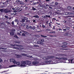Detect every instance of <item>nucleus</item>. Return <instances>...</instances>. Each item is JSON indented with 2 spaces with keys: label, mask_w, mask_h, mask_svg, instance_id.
Masks as SVG:
<instances>
[{
  "label": "nucleus",
  "mask_w": 74,
  "mask_h": 74,
  "mask_svg": "<svg viewBox=\"0 0 74 74\" xmlns=\"http://www.w3.org/2000/svg\"><path fill=\"white\" fill-rule=\"evenodd\" d=\"M21 67H24V66H26V61H22L21 62V64L20 65Z\"/></svg>",
  "instance_id": "f257e3e1"
},
{
  "label": "nucleus",
  "mask_w": 74,
  "mask_h": 74,
  "mask_svg": "<svg viewBox=\"0 0 74 74\" xmlns=\"http://www.w3.org/2000/svg\"><path fill=\"white\" fill-rule=\"evenodd\" d=\"M28 19L27 17H24V18H22L21 20L20 21V23L21 24V23H24V22H25V20H27Z\"/></svg>",
  "instance_id": "f03ea898"
},
{
  "label": "nucleus",
  "mask_w": 74,
  "mask_h": 74,
  "mask_svg": "<svg viewBox=\"0 0 74 74\" xmlns=\"http://www.w3.org/2000/svg\"><path fill=\"white\" fill-rule=\"evenodd\" d=\"M56 59H58L59 60H67V59L66 58H58V57H56Z\"/></svg>",
  "instance_id": "7ed1b4c3"
},
{
  "label": "nucleus",
  "mask_w": 74,
  "mask_h": 74,
  "mask_svg": "<svg viewBox=\"0 0 74 74\" xmlns=\"http://www.w3.org/2000/svg\"><path fill=\"white\" fill-rule=\"evenodd\" d=\"M4 12L5 13H8V12H11V11L10 10H8V9H6L4 10Z\"/></svg>",
  "instance_id": "20e7f679"
},
{
  "label": "nucleus",
  "mask_w": 74,
  "mask_h": 74,
  "mask_svg": "<svg viewBox=\"0 0 74 74\" xmlns=\"http://www.w3.org/2000/svg\"><path fill=\"white\" fill-rule=\"evenodd\" d=\"M26 65H27V64L28 65H29L32 63V62H31L30 61H26Z\"/></svg>",
  "instance_id": "39448f33"
},
{
  "label": "nucleus",
  "mask_w": 74,
  "mask_h": 74,
  "mask_svg": "<svg viewBox=\"0 0 74 74\" xmlns=\"http://www.w3.org/2000/svg\"><path fill=\"white\" fill-rule=\"evenodd\" d=\"M38 62L36 61H34L32 62V63L34 65H35V64H38Z\"/></svg>",
  "instance_id": "423d86ee"
},
{
  "label": "nucleus",
  "mask_w": 74,
  "mask_h": 74,
  "mask_svg": "<svg viewBox=\"0 0 74 74\" xmlns=\"http://www.w3.org/2000/svg\"><path fill=\"white\" fill-rule=\"evenodd\" d=\"M10 36H14V32L13 30H11L10 33Z\"/></svg>",
  "instance_id": "0eeeda50"
},
{
  "label": "nucleus",
  "mask_w": 74,
  "mask_h": 74,
  "mask_svg": "<svg viewBox=\"0 0 74 74\" xmlns=\"http://www.w3.org/2000/svg\"><path fill=\"white\" fill-rule=\"evenodd\" d=\"M68 62H69L68 63H70V62H71V63H73V59H72L71 60H67Z\"/></svg>",
  "instance_id": "6e6552de"
},
{
  "label": "nucleus",
  "mask_w": 74,
  "mask_h": 74,
  "mask_svg": "<svg viewBox=\"0 0 74 74\" xmlns=\"http://www.w3.org/2000/svg\"><path fill=\"white\" fill-rule=\"evenodd\" d=\"M51 61H52L51 60H49V61L47 60V61H46L45 62L46 63H47V64H49L51 62Z\"/></svg>",
  "instance_id": "1a4fd4ad"
},
{
  "label": "nucleus",
  "mask_w": 74,
  "mask_h": 74,
  "mask_svg": "<svg viewBox=\"0 0 74 74\" xmlns=\"http://www.w3.org/2000/svg\"><path fill=\"white\" fill-rule=\"evenodd\" d=\"M16 64L17 65H18V66H21V63H20V62H18L17 63H16Z\"/></svg>",
  "instance_id": "9d476101"
},
{
  "label": "nucleus",
  "mask_w": 74,
  "mask_h": 74,
  "mask_svg": "<svg viewBox=\"0 0 74 74\" xmlns=\"http://www.w3.org/2000/svg\"><path fill=\"white\" fill-rule=\"evenodd\" d=\"M12 62H13V63H14V64H15V63H16V61H15V59H12Z\"/></svg>",
  "instance_id": "9b49d317"
},
{
  "label": "nucleus",
  "mask_w": 74,
  "mask_h": 74,
  "mask_svg": "<svg viewBox=\"0 0 74 74\" xmlns=\"http://www.w3.org/2000/svg\"><path fill=\"white\" fill-rule=\"evenodd\" d=\"M21 55H22V56H27V54H26L23 53H21Z\"/></svg>",
  "instance_id": "f8f14e48"
},
{
  "label": "nucleus",
  "mask_w": 74,
  "mask_h": 74,
  "mask_svg": "<svg viewBox=\"0 0 74 74\" xmlns=\"http://www.w3.org/2000/svg\"><path fill=\"white\" fill-rule=\"evenodd\" d=\"M30 22V21L27 20L25 21L26 23H27V24H28V23H29V22Z\"/></svg>",
  "instance_id": "ddd939ff"
},
{
  "label": "nucleus",
  "mask_w": 74,
  "mask_h": 74,
  "mask_svg": "<svg viewBox=\"0 0 74 74\" xmlns=\"http://www.w3.org/2000/svg\"><path fill=\"white\" fill-rule=\"evenodd\" d=\"M25 25H26L25 23H23L21 25V26H23V27H24V26H25Z\"/></svg>",
  "instance_id": "4468645a"
},
{
  "label": "nucleus",
  "mask_w": 74,
  "mask_h": 74,
  "mask_svg": "<svg viewBox=\"0 0 74 74\" xmlns=\"http://www.w3.org/2000/svg\"><path fill=\"white\" fill-rule=\"evenodd\" d=\"M68 9L69 10H72V8L70 6H68Z\"/></svg>",
  "instance_id": "2eb2a0df"
},
{
  "label": "nucleus",
  "mask_w": 74,
  "mask_h": 74,
  "mask_svg": "<svg viewBox=\"0 0 74 74\" xmlns=\"http://www.w3.org/2000/svg\"><path fill=\"white\" fill-rule=\"evenodd\" d=\"M34 18H39V16L38 15H35L33 16Z\"/></svg>",
  "instance_id": "dca6fc26"
},
{
  "label": "nucleus",
  "mask_w": 74,
  "mask_h": 74,
  "mask_svg": "<svg viewBox=\"0 0 74 74\" xmlns=\"http://www.w3.org/2000/svg\"><path fill=\"white\" fill-rule=\"evenodd\" d=\"M16 66L15 65H12L9 66L10 67H16Z\"/></svg>",
  "instance_id": "f3484780"
},
{
  "label": "nucleus",
  "mask_w": 74,
  "mask_h": 74,
  "mask_svg": "<svg viewBox=\"0 0 74 74\" xmlns=\"http://www.w3.org/2000/svg\"><path fill=\"white\" fill-rule=\"evenodd\" d=\"M0 49H5L6 50L7 49V48H5L3 47H0Z\"/></svg>",
  "instance_id": "a211bd4d"
},
{
  "label": "nucleus",
  "mask_w": 74,
  "mask_h": 74,
  "mask_svg": "<svg viewBox=\"0 0 74 74\" xmlns=\"http://www.w3.org/2000/svg\"><path fill=\"white\" fill-rule=\"evenodd\" d=\"M16 57L17 58H20V56L19 55H18L16 54Z\"/></svg>",
  "instance_id": "6ab92c4d"
},
{
  "label": "nucleus",
  "mask_w": 74,
  "mask_h": 74,
  "mask_svg": "<svg viewBox=\"0 0 74 74\" xmlns=\"http://www.w3.org/2000/svg\"><path fill=\"white\" fill-rule=\"evenodd\" d=\"M34 47H39V46L38 45H34Z\"/></svg>",
  "instance_id": "aec40b11"
},
{
  "label": "nucleus",
  "mask_w": 74,
  "mask_h": 74,
  "mask_svg": "<svg viewBox=\"0 0 74 74\" xmlns=\"http://www.w3.org/2000/svg\"><path fill=\"white\" fill-rule=\"evenodd\" d=\"M23 32L25 33V34H29L28 32H27L26 31H24Z\"/></svg>",
  "instance_id": "412c9836"
},
{
  "label": "nucleus",
  "mask_w": 74,
  "mask_h": 74,
  "mask_svg": "<svg viewBox=\"0 0 74 74\" xmlns=\"http://www.w3.org/2000/svg\"><path fill=\"white\" fill-rule=\"evenodd\" d=\"M15 46H16L17 47H22V46L20 45H15Z\"/></svg>",
  "instance_id": "4be33fe9"
},
{
  "label": "nucleus",
  "mask_w": 74,
  "mask_h": 74,
  "mask_svg": "<svg viewBox=\"0 0 74 74\" xmlns=\"http://www.w3.org/2000/svg\"><path fill=\"white\" fill-rule=\"evenodd\" d=\"M0 11L1 12H4V10H3V9H0Z\"/></svg>",
  "instance_id": "5701e85b"
},
{
  "label": "nucleus",
  "mask_w": 74,
  "mask_h": 74,
  "mask_svg": "<svg viewBox=\"0 0 74 74\" xmlns=\"http://www.w3.org/2000/svg\"><path fill=\"white\" fill-rule=\"evenodd\" d=\"M40 36H41V37H44V38L47 37L46 36H43V35H41Z\"/></svg>",
  "instance_id": "b1692460"
},
{
  "label": "nucleus",
  "mask_w": 74,
  "mask_h": 74,
  "mask_svg": "<svg viewBox=\"0 0 74 74\" xmlns=\"http://www.w3.org/2000/svg\"><path fill=\"white\" fill-rule=\"evenodd\" d=\"M38 3H39V2H34L33 3V4H34V5H35V4H38Z\"/></svg>",
  "instance_id": "393cba45"
},
{
  "label": "nucleus",
  "mask_w": 74,
  "mask_h": 74,
  "mask_svg": "<svg viewBox=\"0 0 74 74\" xmlns=\"http://www.w3.org/2000/svg\"><path fill=\"white\" fill-rule=\"evenodd\" d=\"M69 14H71V13H70V12H69V13L66 12L65 14L66 15H69Z\"/></svg>",
  "instance_id": "a878e982"
},
{
  "label": "nucleus",
  "mask_w": 74,
  "mask_h": 74,
  "mask_svg": "<svg viewBox=\"0 0 74 74\" xmlns=\"http://www.w3.org/2000/svg\"><path fill=\"white\" fill-rule=\"evenodd\" d=\"M21 36H24V37H25V36H26V35H25V34L24 33H23L22 34Z\"/></svg>",
  "instance_id": "bb28decb"
},
{
  "label": "nucleus",
  "mask_w": 74,
  "mask_h": 74,
  "mask_svg": "<svg viewBox=\"0 0 74 74\" xmlns=\"http://www.w3.org/2000/svg\"><path fill=\"white\" fill-rule=\"evenodd\" d=\"M32 10H34V11L36 10V8H34V7H32Z\"/></svg>",
  "instance_id": "cd10ccee"
},
{
  "label": "nucleus",
  "mask_w": 74,
  "mask_h": 74,
  "mask_svg": "<svg viewBox=\"0 0 74 74\" xmlns=\"http://www.w3.org/2000/svg\"><path fill=\"white\" fill-rule=\"evenodd\" d=\"M63 44L64 45H67V43L66 42H63Z\"/></svg>",
  "instance_id": "c85d7f7f"
},
{
  "label": "nucleus",
  "mask_w": 74,
  "mask_h": 74,
  "mask_svg": "<svg viewBox=\"0 0 74 74\" xmlns=\"http://www.w3.org/2000/svg\"><path fill=\"white\" fill-rule=\"evenodd\" d=\"M6 23H7V24H9V25H11V23L8 21H6Z\"/></svg>",
  "instance_id": "c756f323"
},
{
  "label": "nucleus",
  "mask_w": 74,
  "mask_h": 74,
  "mask_svg": "<svg viewBox=\"0 0 74 74\" xmlns=\"http://www.w3.org/2000/svg\"><path fill=\"white\" fill-rule=\"evenodd\" d=\"M14 49H17L18 50V49H19V48H18V47H14Z\"/></svg>",
  "instance_id": "7c9ffc66"
},
{
  "label": "nucleus",
  "mask_w": 74,
  "mask_h": 74,
  "mask_svg": "<svg viewBox=\"0 0 74 74\" xmlns=\"http://www.w3.org/2000/svg\"><path fill=\"white\" fill-rule=\"evenodd\" d=\"M40 9H42V8H43V7H42V5H40Z\"/></svg>",
  "instance_id": "2f4dec72"
},
{
  "label": "nucleus",
  "mask_w": 74,
  "mask_h": 74,
  "mask_svg": "<svg viewBox=\"0 0 74 74\" xmlns=\"http://www.w3.org/2000/svg\"><path fill=\"white\" fill-rule=\"evenodd\" d=\"M62 47H63V48H66L67 47V46H66L63 45L62 46Z\"/></svg>",
  "instance_id": "473e14b6"
},
{
  "label": "nucleus",
  "mask_w": 74,
  "mask_h": 74,
  "mask_svg": "<svg viewBox=\"0 0 74 74\" xmlns=\"http://www.w3.org/2000/svg\"><path fill=\"white\" fill-rule=\"evenodd\" d=\"M41 43V41H38L37 42V44H40Z\"/></svg>",
  "instance_id": "72a5a7b5"
},
{
  "label": "nucleus",
  "mask_w": 74,
  "mask_h": 74,
  "mask_svg": "<svg viewBox=\"0 0 74 74\" xmlns=\"http://www.w3.org/2000/svg\"><path fill=\"white\" fill-rule=\"evenodd\" d=\"M26 28H27V29H29V26H28V25H26Z\"/></svg>",
  "instance_id": "f704fd0d"
},
{
  "label": "nucleus",
  "mask_w": 74,
  "mask_h": 74,
  "mask_svg": "<svg viewBox=\"0 0 74 74\" xmlns=\"http://www.w3.org/2000/svg\"><path fill=\"white\" fill-rule=\"evenodd\" d=\"M52 7H54V8L56 7V5H52Z\"/></svg>",
  "instance_id": "c9c22d12"
},
{
  "label": "nucleus",
  "mask_w": 74,
  "mask_h": 74,
  "mask_svg": "<svg viewBox=\"0 0 74 74\" xmlns=\"http://www.w3.org/2000/svg\"><path fill=\"white\" fill-rule=\"evenodd\" d=\"M18 11H22V10L21 9V8H19L18 9Z\"/></svg>",
  "instance_id": "e433bc0d"
},
{
  "label": "nucleus",
  "mask_w": 74,
  "mask_h": 74,
  "mask_svg": "<svg viewBox=\"0 0 74 74\" xmlns=\"http://www.w3.org/2000/svg\"><path fill=\"white\" fill-rule=\"evenodd\" d=\"M14 37H15V38H18V36H17L16 35H15L14 36Z\"/></svg>",
  "instance_id": "4c0bfd02"
},
{
  "label": "nucleus",
  "mask_w": 74,
  "mask_h": 74,
  "mask_svg": "<svg viewBox=\"0 0 74 74\" xmlns=\"http://www.w3.org/2000/svg\"><path fill=\"white\" fill-rule=\"evenodd\" d=\"M41 42H44V40L43 39H42L41 40Z\"/></svg>",
  "instance_id": "58836bf2"
},
{
  "label": "nucleus",
  "mask_w": 74,
  "mask_h": 74,
  "mask_svg": "<svg viewBox=\"0 0 74 74\" xmlns=\"http://www.w3.org/2000/svg\"><path fill=\"white\" fill-rule=\"evenodd\" d=\"M14 21L15 22H18V20H17V19H16Z\"/></svg>",
  "instance_id": "ea45409f"
},
{
  "label": "nucleus",
  "mask_w": 74,
  "mask_h": 74,
  "mask_svg": "<svg viewBox=\"0 0 74 74\" xmlns=\"http://www.w3.org/2000/svg\"><path fill=\"white\" fill-rule=\"evenodd\" d=\"M5 18H7L8 19V16H7L5 15Z\"/></svg>",
  "instance_id": "a19ab883"
},
{
  "label": "nucleus",
  "mask_w": 74,
  "mask_h": 74,
  "mask_svg": "<svg viewBox=\"0 0 74 74\" xmlns=\"http://www.w3.org/2000/svg\"><path fill=\"white\" fill-rule=\"evenodd\" d=\"M32 29L33 30H34V29H36V27H33Z\"/></svg>",
  "instance_id": "79ce46f5"
},
{
  "label": "nucleus",
  "mask_w": 74,
  "mask_h": 74,
  "mask_svg": "<svg viewBox=\"0 0 74 74\" xmlns=\"http://www.w3.org/2000/svg\"><path fill=\"white\" fill-rule=\"evenodd\" d=\"M55 4L56 5H58V2L55 3Z\"/></svg>",
  "instance_id": "37998d69"
},
{
  "label": "nucleus",
  "mask_w": 74,
  "mask_h": 74,
  "mask_svg": "<svg viewBox=\"0 0 74 74\" xmlns=\"http://www.w3.org/2000/svg\"><path fill=\"white\" fill-rule=\"evenodd\" d=\"M42 27L43 28H45V26L44 25H42Z\"/></svg>",
  "instance_id": "c03bdc74"
},
{
  "label": "nucleus",
  "mask_w": 74,
  "mask_h": 74,
  "mask_svg": "<svg viewBox=\"0 0 74 74\" xmlns=\"http://www.w3.org/2000/svg\"><path fill=\"white\" fill-rule=\"evenodd\" d=\"M17 35H19V36H21V34H20V33H17Z\"/></svg>",
  "instance_id": "a18cd8bd"
},
{
  "label": "nucleus",
  "mask_w": 74,
  "mask_h": 74,
  "mask_svg": "<svg viewBox=\"0 0 74 74\" xmlns=\"http://www.w3.org/2000/svg\"><path fill=\"white\" fill-rule=\"evenodd\" d=\"M49 26H50V27H51V23H49Z\"/></svg>",
  "instance_id": "49530a36"
},
{
  "label": "nucleus",
  "mask_w": 74,
  "mask_h": 74,
  "mask_svg": "<svg viewBox=\"0 0 74 74\" xmlns=\"http://www.w3.org/2000/svg\"><path fill=\"white\" fill-rule=\"evenodd\" d=\"M12 59H12L11 60H10V62H12Z\"/></svg>",
  "instance_id": "de8ad7c7"
},
{
  "label": "nucleus",
  "mask_w": 74,
  "mask_h": 74,
  "mask_svg": "<svg viewBox=\"0 0 74 74\" xmlns=\"http://www.w3.org/2000/svg\"><path fill=\"white\" fill-rule=\"evenodd\" d=\"M14 21H13L12 23V25H14Z\"/></svg>",
  "instance_id": "09e8293b"
},
{
  "label": "nucleus",
  "mask_w": 74,
  "mask_h": 74,
  "mask_svg": "<svg viewBox=\"0 0 74 74\" xmlns=\"http://www.w3.org/2000/svg\"><path fill=\"white\" fill-rule=\"evenodd\" d=\"M45 5L46 6V7H49V5H48L47 4H46Z\"/></svg>",
  "instance_id": "8fccbe9b"
},
{
  "label": "nucleus",
  "mask_w": 74,
  "mask_h": 74,
  "mask_svg": "<svg viewBox=\"0 0 74 74\" xmlns=\"http://www.w3.org/2000/svg\"><path fill=\"white\" fill-rule=\"evenodd\" d=\"M29 29H32V26H29Z\"/></svg>",
  "instance_id": "3c124183"
},
{
  "label": "nucleus",
  "mask_w": 74,
  "mask_h": 74,
  "mask_svg": "<svg viewBox=\"0 0 74 74\" xmlns=\"http://www.w3.org/2000/svg\"><path fill=\"white\" fill-rule=\"evenodd\" d=\"M18 8V7H16L14 8L15 10H18V8Z\"/></svg>",
  "instance_id": "603ef678"
},
{
  "label": "nucleus",
  "mask_w": 74,
  "mask_h": 74,
  "mask_svg": "<svg viewBox=\"0 0 74 74\" xmlns=\"http://www.w3.org/2000/svg\"><path fill=\"white\" fill-rule=\"evenodd\" d=\"M66 29L67 30H69V29H70V27H66Z\"/></svg>",
  "instance_id": "864d4df0"
},
{
  "label": "nucleus",
  "mask_w": 74,
  "mask_h": 74,
  "mask_svg": "<svg viewBox=\"0 0 74 74\" xmlns=\"http://www.w3.org/2000/svg\"><path fill=\"white\" fill-rule=\"evenodd\" d=\"M21 4H24V3L23 2H21L20 3Z\"/></svg>",
  "instance_id": "5fc2aeb1"
},
{
  "label": "nucleus",
  "mask_w": 74,
  "mask_h": 74,
  "mask_svg": "<svg viewBox=\"0 0 74 74\" xmlns=\"http://www.w3.org/2000/svg\"><path fill=\"white\" fill-rule=\"evenodd\" d=\"M46 16H47V17H48L49 18H50V17H51L49 16H47L46 15Z\"/></svg>",
  "instance_id": "6e6d98bb"
},
{
  "label": "nucleus",
  "mask_w": 74,
  "mask_h": 74,
  "mask_svg": "<svg viewBox=\"0 0 74 74\" xmlns=\"http://www.w3.org/2000/svg\"><path fill=\"white\" fill-rule=\"evenodd\" d=\"M40 44H42V45H43L44 43L41 42H40Z\"/></svg>",
  "instance_id": "4d7b16f0"
},
{
  "label": "nucleus",
  "mask_w": 74,
  "mask_h": 74,
  "mask_svg": "<svg viewBox=\"0 0 74 74\" xmlns=\"http://www.w3.org/2000/svg\"><path fill=\"white\" fill-rule=\"evenodd\" d=\"M46 30H48V31H49L51 30V29H46Z\"/></svg>",
  "instance_id": "13d9d810"
},
{
  "label": "nucleus",
  "mask_w": 74,
  "mask_h": 74,
  "mask_svg": "<svg viewBox=\"0 0 74 74\" xmlns=\"http://www.w3.org/2000/svg\"><path fill=\"white\" fill-rule=\"evenodd\" d=\"M33 22H34V23H36V20H34L33 21Z\"/></svg>",
  "instance_id": "bf43d9fd"
},
{
  "label": "nucleus",
  "mask_w": 74,
  "mask_h": 74,
  "mask_svg": "<svg viewBox=\"0 0 74 74\" xmlns=\"http://www.w3.org/2000/svg\"><path fill=\"white\" fill-rule=\"evenodd\" d=\"M63 31H66V30H67V29H63Z\"/></svg>",
  "instance_id": "052dcab7"
},
{
  "label": "nucleus",
  "mask_w": 74,
  "mask_h": 74,
  "mask_svg": "<svg viewBox=\"0 0 74 74\" xmlns=\"http://www.w3.org/2000/svg\"><path fill=\"white\" fill-rule=\"evenodd\" d=\"M34 60H38V58H34Z\"/></svg>",
  "instance_id": "680f3d73"
},
{
  "label": "nucleus",
  "mask_w": 74,
  "mask_h": 74,
  "mask_svg": "<svg viewBox=\"0 0 74 74\" xmlns=\"http://www.w3.org/2000/svg\"><path fill=\"white\" fill-rule=\"evenodd\" d=\"M21 50H23V49H24V48H21L20 49Z\"/></svg>",
  "instance_id": "e2e57ef3"
},
{
  "label": "nucleus",
  "mask_w": 74,
  "mask_h": 74,
  "mask_svg": "<svg viewBox=\"0 0 74 74\" xmlns=\"http://www.w3.org/2000/svg\"><path fill=\"white\" fill-rule=\"evenodd\" d=\"M2 62V60L1 59V58H0V62Z\"/></svg>",
  "instance_id": "0e129e2a"
},
{
  "label": "nucleus",
  "mask_w": 74,
  "mask_h": 74,
  "mask_svg": "<svg viewBox=\"0 0 74 74\" xmlns=\"http://www.w3.org/2000/svg\"><path fill=\"white\" fill-rule=\"evenodd\" d=\"M43 7L45 8V9H47V7L45 6H43Z\"/></svg>",
  "instance_id": "69168bd1"
},
{
  "label": "nucleus",
  "mask_w": 74,
  "mask_h": 74,
  "mask_svg": "<svg viewBox=\"0 0 74 74\" xmlns=\"http://www.w3.org/2000/svg\"><path fill=\"white\" fill-rule=\"evenodd\" d=\"M49 8H50V9H52V7H50V6H49Z\"/></svg>",
  "instance_id": "338daca9"
},
{
  "label": "nucleus",
  "mask_w": 74,
  "mask_h": 74,
  "mask_svg": "<svg viewBox=\"0 0 74 74\" xmlns=\"http://www.w3.org/2000/svg\"><path fill=\"white\" fill-rule=\"evenodd\" d=\"M53 29H55V26H54L53 27Z\"/></svg>",
  "instance_id": "774afa93"
}]
</instances>
